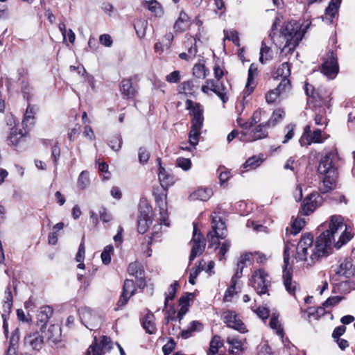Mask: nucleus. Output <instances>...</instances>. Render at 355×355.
<instances>
[{
  "instance_id": "obj_38",
  "label": "nucleus",
  "mask_w": 355,
  "mask_h": 355,
  "mask_svg": "<svg viewBox=\"0 0 355 355\" xmlns=\"http://www.w3.org/2000/svg\"><path fill=\"white\" fill-rule=\"evenodd\" d=\"M135 29L139 37L142 38L146 35V31L148 26L147 21L144 19H137L134 24Z\"/></svg>"
},
{
  "instance_id": "obj_11",
  "label": "nucleus",
  "mask_w": 355,
  "mask_h": 355,
  "mask_svg": "<svg viewBox=\"0 0 355 355\" xmlns=\"http://www.w3.org/2000/svg\"><path fill=\"white\" fill-rule=\"evenodd\" d=\"M193 225V233L191 242L193 243L191 254L189 256V261H192L197 257L200 255L205 249V243L202 240V235L198 233V228L196 223Z\"/></svg>"
},
{
  "instance_id": "obj_5",
  "label": "nucleus",
  "mask_w": 355,
  "mask_h": 355,
  "mask_svg": "<svg viewBox=\"0 0 355 355\" xmlns=\"http://www.w3.org/2000/svg\"><path fill=\"white\" fill-rule=\"evenodd\" d=\"M187 109L190 110L191 119V129L189 133V142L191 145L197 146L199 141L200 130L203 125V109L198 103L191 100L186 101Z\"/></svg>"
},
{
  "instance_id": "obj_7",
  "label": "nucleus",
  "mask_w": 355,
  "mask_h": 355,
  "mask_svg": "<svg viewBox=\"0 0 355 355\" xmlns=\"http://www.w3.org/2000/svg\"><path fill=\"white\" fill-rule=\"evenodd\" d=\"M328 137V135L322 133L319 128H316L312 132L311 125H307L304 129L303 134L300 139V143L302 146H309L312 143L322 144Z\"/></svg>"
},
{
  "instance_id": "obj_12",
  "label": "nucleus",
  "mask_w": 355,
  "mask_h": 355,
  "mask_svg": "<svg viewBox=\"0 0 355 355\" xmlns=\"http://www.w3.org/2000/svg\"><path fill=\"white\" fill-rule=\"evenodd\" d=\"M223 320L224 322L229 327L236 329L241 333L246 331L245 326L234 311L230 310L225 311L223 313Z\"/></svg>"
},
{
  "instance_id": "obj_40",
  "label": "nucleus",
  "mask_w": 355,
  "mask_h": 355,
  "mask_svg": "<svg viewBox=\"0 0 355 355\" xmlns=\"http://www.w3.org/2000/svg\"><path fill=\"white\" fill-rule=\"evenodd\" d=\"M210 91L214 92L220 98L223 103H225L228 101V97L227 96V89L223 85H219L218 83L216 87L210 88Z\"/></svg>"
},
{
  "instance_id": "obj_29",
  "label": "nucleus",
  "mask_w": 355,
  "mask_h": 355,
  "mask_svg": "<svg viewBox=\"0 0 355 355\" xmlns=\"http://www.w3.org/2000/svg\"><path fill=\"white\" fill-rule=\"evenodd\" d=\"M19 340V330L18 328H16L12 332V336L10 338V345L7 350L6 355H15L16 349L18 346V343Z\"/></svg>"
},
{
  "instance_id": "obj_59",
  "label": "nucleus",
  "mask_w": 355,
  "mask_h": 355,
  "mask_svg": "<svg viewBox=\"0 0 355 355\" xmlns=\"http://www.w3.org/2000/svg\"><path fill=\"white\" fill-rule=\"evenodd\" d=\"M343 299H344V297L342 296L330 297L322 304V305L324 308H327L329 306H334L337 305Z\"/></svg>"
},
{
  "instance_id": "obj_24",
  "label": "nucleus",
  "mask_w": 355,
  "mask_h": 355,
  "mask_svg": "<svg viewBox=\"0 0 355 355\" xmlns=\"http://www.w3.org/2000/svg\"><path fill=\"white\" fill-rule=\"evenodd\" d=\"M198 88V85L196 84L193 80H189L181 83L178 89L180 93L184 94L187 96H191L194 94Z\"/></svg>"
},
{
  "instance_id": "obj_55",
  "label": "nucleus",
  "mask_w": 355,
  "mask_h": 355,
  "mask_svg": "<svg viewBox=\"0 0 355 355\" xmlns=\"http://www.w3.org/2000/svg\"><path fill=\"white\" fill-rule=\"evenodd\" d=\"M177 166L182 168L184 171H189L191 167V162L190 159L184 157H178L176 159Z\"/></svg>"
},
{
  "instance_id": "obj_63",
  "label": "nucleus",
  "mask_w": 355,
  "mask_h": 355,
  "mask_svg": "<svg viewBox=\"0 0 355 355\" xmlns=\"http://www.w3.org/2000/svg\"><path fill=\"white\" fill-rule=\"evenodd\" d=\"M180 71H174L166 76V80L170 83H177L180 80Z\"/></svg>"
},
{
  "instance_id": "obj_1",
  "label": "nucleus",
  "mask_w": 355,
  "mask_h": 355,
  "mask_svg": "<svg viewBox=\"0 0 355 355\" xmlns=\"http://www.w3.org/2000/svg\"><path fill=\"white\" fill-rule=\"evenodd\" d=\"M354 235L348 230L341 216H332L329 229L318 236L313 244V236L306 233L301 236L296 248L295 259L312 266L331 253L332 246L340 249L348 243Z\"/></svg>"
},
{
  "instance_id": "obj_61",
  "label": "nucleus",
  "mask_w": 355,
  "mask_h": 355,
  "mask_svg": "<svg viewBox=\"0 0 355 355\" xmlns=\"http://www.w3.org/2000/svg\"><path fill=\"white\" fill-rule=\"evenodd\" d=\"M294 129L295 125L293 124H289L286 126L285 131L286 134L284 136V139L282 141L283 144H286L290 141L294 136Z\"/></svg>"
},
{
  "instance_id": "obj_49",
  "label": "nucleus",
  "mask_w": 355,
  "mask_h": 355,
  "mask_svg": "<svg viewBox=\"0 0 355 355\" xmlns=\"http://www.w3.org/2000/svg\"><path fill=\"white\" fill-rule=\"evenodd\" d=\"M270 326L272 329L276 331V334L278 336L283 337V329L281 327V324H279L277 318L275 315H272L271 316L270 320Z\"/></svg>"
},
{
  "instance_id": "obj_64",
  "label": "nucleus",
  "mask_w": 355,
  "mask_h": 355,
  "mask_svg": "<svg viewBox=\"0 0 355 355\" xmlns=\"http://www.w3.org/2000/svg\"><path fill=\"white\" fill-rule=\"evenodd\" d=\"M254 311L258 317L263 320H266L270 315L269 309L264 306H259Z\"/></svg>"
},
{
  "instance_id": "obj_10",
  "label": "nucleus",
  "mask_w": 355,
  "mask_h": 355,
  "mask_svg": "<svg viewBox=\"0 0 355 355\" xmlns=\"http://www.w3.org/2000/svg\"><path fill=\"white\" fill-rule=\"evenodd\" d=\"M266 123H261L251 131L243 132L239 136V140L244 142H252L267 137L268 132Z\"/></svg>"
},
{
  "instance_id": "obj_14",
  "label": "nucleus",
  "mask_w": 355,
  "mask_h": 355,
  "mask_svg": "<svg viewBox=\"0 0 355 355\" xmlns=\"http://www.w3.org/2000/svg\"><path fill=\"white\" fill-rule=\"evenodd\" d=\"M321 197L316 193L309 194L302 205V211L304 215H309L320 205Z\"/></svg>"
},
{
  "instance_id": "obj_41",
  "label": "nucleus",
  "mask_w": 355,
  "mask_h": 355,
  "mask_svg": "<svg viewBox=\"0 0 355 355\" xmlns=\"http://www.w3.org/2000/svg\"><path fill=\"white\" fill-rule=\"evenodd\" d=\"M220 337L218 336H214L211 342L207 355H215L218 353V349L222 346Z\"/></svg>"
},
{
  "instance_id": "obj_46",
  "label": "nucleus",
  "mask_w": 355,
  "mask_h": 355,
  "mask_svg": "<svg viewBox=\"0 0 355 355\" xmlns=\"http://www.w3.org/2000/svg\"><path fill=\"white\" fill-rule=\"evenodd\" d=\"M193 75L197 78H205L207 74L205 65L201 63L196 64L193 68Z\"/></svg>"
},
{
  "instance_id": "obj_50",
  "label": "nucleus",
  "mask_w": 355,
  "mask_h": 355,
  "mask_svg": "<svg viewBox=\"0 0 355 355\" xmlns=\"http://www.w3.org/2000/svg\"><path fill=\"white\" fill-rule=\"evenodd\" d=\"M220 237L217 236L213 232H209L207 234V239L209 242L208 248H214L215 250L218 249L220 245L219 239Z\"/></svg>"
},
{
  "instance_id": "obj_30",
  "label": "nucleus",
  "mask_w": 355,
  "mask_h": 355,
  "mask_svg": "<svg viewBox=\"0 0 355 355\" xmlns=\"http://www.w3.org/2000/svg\"><path fill=\"white\" fill-rule=\"evenodd\" d=\"M227 343L229 344V350L233 355H239L242 352V343L241 340L234 336H228Z\"/></svg>"
},
{
  "instance_id": "obj_60",
  "label": "nucleus",
  "mask_w": 355,
  "mask_h": 355,
  "mask_svg": "<svg viewBox=\"0 0 355 355\" xmlns=\"http://www.w3.org/2000/svg\"><path fill=\"white\" fill-rule=\"evenodd\" d=\"M261 113L260 110L255 111L253 113L250 121L245 122L244 125H245V127H249V129H250L254 124L257 123L261 120Z\"/></svg>"
},
{
  "instance_id": "obj_47",
  "label": "nucleus",
  "mask_w": 355,
  "mask_h": 355,
  "mask_svg": "<svg viewBox=\"0 0 355 355\" xmlns=\"http://www.w3.org/2000/svg\"><path fill=\"white\" fill-rule=\"evenodd\" d=\"M305 225V220L304 218H297L295 220L293 223L292 226L290 229V234L293 235L297 234L304 225Z\"/></svg>"
},
{
  "instance_id": "obj_15",
  "label": "nucleus",
  "mask_w": 355,
  "mask_h": 355,
  "mask_svg": "<svg viewBox=\"0 0 355 355\" xmlns=\"http://www.w3.org/2000/svg\"><path fill=\"white\" fill-rule=\"evenodd\" d=\"M291 89V83L289 80H281L277 88L269 91L266 95V101L268 103L275 102L279 96Z\"/></svg>"
},
{
  "instance_id": "obj_45",
  "label": "nucleus",
  "mask_w": 355,
  "mask_h": 355,
  "mask_svg": "<svg viewBox=\"0 0 355 355\" xmlns=\"http://www.w3.org/2000/svg\"><path fill=\"white\" fill-rule=\"evenodd\" d=\"M262 159L257 156H252L248 159L243 164V167L248 169H254L259 166L262 163Z\"/></svg>"
},
{
  "instance_id": "obj_6",
  "label": "nucleus",
  "mask_w": 355,
  "mask_h": 355,
  "mask_svg": "<svg viewBox=\"0 0 355 355\" xmlns=\"http://www.w3.org/2000/svg\"><path fill=\"white\" fill-rule=\"evenodd\" d=\"M250 284L259 295L267 293L268 288L271 285L269 275L263 270H255L252 275Z\"/></svg>"
},
{
  "instance_id": "obj_2",
  "label": "nucleus",
  "mask_w": 355,
  "mask_h": 355,
  "mask_svg": "<svg viewBox=\"0 0 355 355\" xmlns=\"http://www.w3.org/2000/svg\"><path fill=\"white\" fill-rule=\"evenodd\" d=\"M280 23L281 19L277 16L272 24L269 37L281 49V53L285 55L292 54L304 36L301 25L296 21H291L284 23L278 33L277 27Z\"/></svg>"
},
{
  "instance_id": "obj_23",
  "label": "nucleus",
  "mask_w": 355,
  "mask_h": 355,
  "mask_svg": "<svg viewBox=\"0 0 355 355\" xmlns=\"http://www.w3.org/2000/svg\"><path fill=\"white\" fill-rule=\"evenodd\" d=\"M189 17L188 15L184 12L181 11L178 19L175 21L173 28L175 32H184L189 27Z\"/></svg>"
},
{
  "instance_id": "obj_34",
  "label": "nucleus",
  "mask_w": 355,
  "mask_h": 355,
  "mask_svg": "<svg viewBox=\"0 0 355 355\" xmlns=\"http://www.w3.org/2000/svg\"><path fill=\"white\" fill-rule=\"evenodd\" d=\"M275 78H282L281 80H288V78L291 75V69L288 62L282 63L275 71Z\"/></svg>"
},
{
  "instance_id": "obj_58",
  "label": "nucleus",
  "mask_w": 355,
  "mask_h": 355,
  "mask_svg": "<svg viewBox=\"0 0 355 355\" xmlns=\"http://www.w3.org/2000/svg\"><path fill=\"white\" fill-rule=\"evenodd\" d=\"M236 283L234 281H231L230 287L226 290L224 295V301L231 302L232 297L236 293Z\"/></svg>"
},
{
  "instance_id": "obj_3",
  "label": "nucleus",
  "mask_w": 355,
  "mask_h": 355,
  "mask_svg": "<svg viewBox=\"0 0 355 355\" xmlns=\"http://www.w3.org/2000/svg\"><path fill=\"white\" fill-rule=\"evenodd\" d=\"M336 159V153L331 151L327 153L320 162L318 171L324 175L322 185L320 187L322 193L329 192L334 189L336 184L337 178V169L334 165Z\"/></svg>"
},
{
  "instance_id": "obj_36",
  "label": "nucleus",
  "mask_w": 355,
  "mask_h": 355,
  "mask_svg": "<svg viewBox=\"0 0 355 355\" xmlns=\"http://www.w3.org/2000/svg\"><path fill=\"white\" fill-rule=\"evenodd\" d=\"M90 184V180L89 177V173L87 171H83L78 176L77 185L78 187L84 190L89 187Z\"/></svg>"
},
{
  "instance_id": "obj_57",
  "label": "nucleus",
  "mask_w": 355,
  "mask_h": 355,
  "mask_svg": "<svg viewBox=\"0 0 355 355\" xmlns=\"http://www.w3.org/2000/svg\"><path fill=\"white\" fill-rule=\"evenodd\" d=\"M33 92V87L29 85L28 81H21V92L23 93L24 97L26 100H29L31 98V93Z\"/></svg>"
},
{
  "instance_id": "obj_35",
  "label": "nucleus",
  "mask_w": 355,
  "mask_h": 355,
  "mask_svg": "<svg viewBox=\"0 0 355 355\" xmlns=\"http://www.w3.org/2000/svg\"><path fill=\"white\" fill-rule=\"evenodd\" d=\"M272 58V50L266 46L264 41L261 43V47L260 49V62L263 64L266 61L271 60Z\"/></svg>"
},
{
  "instance_id": "obj_16",
  "label": "nucleus",
  "mask_w": 355,
  "mask_h": 355,
  "mask_svg": "<svg viewBox=\"0 0 355 355\" xmlns=\"http://www.w3.org/2000/svg\"><path fill=\"white\" fill-rule=\"evenodd\" d=\"M128 273L135 277L138 281V286L144 288L146 285L144 281V270L138 262L130 263L128 266Z\"/></svg>"
},
{
  "instance_id": "obj_51",
  "label": "nucleus",
  "mask_w": 355,
  "mask_h": 355,
  "mask_svg": "<svg viewBox=\"0 0 355 355\" xmlns=\"http://www.w3.org/2000/svg\"><path fill=\"white\" fill-rule=\"evenodd\" d=\"M22 137V133L18 132L17 129H12L8 137V141L10 145L15 146L19 140Z\"/></svg>"
},
{
  "instance_id": "obj_56",
  "label": "nucleus",
  "mask_w": 355,
  "mask_h": 355,
  "mask_svg": "<svg viewBox=\"0 0 355 355\" xmlns=\"http://www.w3.org/2000/svg\"><path fill=\"white\" fill-rule=\"evenodd\" d=\"M205 264H206V263L203 260H201L200 261V263H199L198 268H196V270H194L193 271H192L190 273V276H189V282L190 284H191L192 285L195 284V279H196V278L198 277V273L201 270H204V267H205Z\"/></svg>"
},
{
  "instance_id": "obj_54",
  "label": "nucleus",
  "mask_w": 355,
  "mask_h": 355,
  "mask_svg": "<svg viewBox=\"0 0 355 355\" xmlns=\"http://www.w3.org/2000/svg\"><path fill=\"white\" fill-rule=\"evenodd\" d=\"M225 37L228 40H231L233 43L239 46V33L236 31H224Z\"/></svg>"
},
{
  "instance_id": "obj_52",
  "label": "nucleus",
  "mask_w": 355,
  "mask_h": 355,
  "mask_svg": "<svg viewBox=\"0 0 355 355\" xmlns=\"http://www.w3.org/2000/svg\"><path fill=\"white\" fill-rule=\"evenodd\" d=\"M197 53V48L196 46V42L193 46L191 44V46L188 49V53H181L179 54V57L182 60H189L191 58H194Z\"/></svg>"
},
{
  "instance_id": "obj_44",
  "label": "nucleus",
  "mask_w": 355,
  "mask_h": 355,
  "mask_svg": "<svg viewBox=\"0 0 355 355\" xmlns=\"http://www.w3.org/2000/svg\"><path fill=\"white\" fill-rule=\"evenodd\" d=\"M5 299L3 304L4 312L9 313L12 306V295L10 286H8L5 291Z\"/></svg>"
},
{
  "instance_id": "obj_4",
  "label": "nucleus",
  "mask_w": 355,
  "mask_h": 355,
  "mask_svg": "<svg viewBox=\"0 0 355 355\" xmlns=\"http://www.w3.org/2000/svg\"><path fill=\"white\" fill-rule=\"evenodd\" d=\"M60 333V328L54 324L49 327L47 332L45 330L42 332L40 329V331L27 334L24 338V345L28 349L40 351L44 346V339L56 342Z\"/></svg>"
},
{
  "instance_id": "obj_53",
  "label": "nucleus",
  "mask_w": 355,
  "mask_h": 355,
  "mask_svg": "<svg viewBox=\"0 0 355 355\" xmlns=\"http://www.w3.org/2000/svg\"><path fill=\"white\" fill-rule=\"evenodd\" d=\"M135 291V282L132 279H125L124 282L122 293L128 295H132Z\"/></svg>"
},
{
  "instance_id": "obj_13",
  "label": "nucleus",
  "mask_w": 355,
  "mask_h": 355,
  "mask_svg": "<svg viewBox=\"0 0 355 355\" xmlns=\"http://www.w3.org/2000/svg\"><path fill=\"white\" fill-rule=\"evenodd\" d=\"M111 348L110 338L107 336H102L99 343H97L95 340V343L89 346L87 352V355H102Z\"/></svg>"
},
{
  "instance_id": "obj_8",
  "label": "nucleus",
  "mask_w": 355,
  "mask_h": 355,
  "mask_svg": "<svg viewBox=\"0 0 355 355\" xmlns=\"http://www.w3.org/2000/svg\"><path fill=\"white\" fill-rule=\"evenodd\" d=\"M81 322L89 330L96 328L101 322V317L87 307H82L78 310Z\"/></svg>"
},
{
  "instance_id": "obj_17",
  "label": "nucleus",
  "mask_w": 355,
  "mask_h": 355,
  "mask_svg": "<svg viewBox=\"0 0 355 355\" xmlns=\"http://www.w3.org/2000/svg\"><path fill=\"white\" fill-rule=\"evenodd\" d=\"M53 313V309L49 306L41 307L37 314V325L40 327L42 332L45 330L49 319L52 316Z\"/></svg>"
},
{
  "instance_id": "obj_42",
  "label": "nucleus",
  "mask_w": 355,
  "mask_h": 355,
  "mask_svg": "<svg viewBox=\"0 0 355 355\" xmlns=\"http://www.w3.org/2000/svg\"><path fill=\"white\" fill-rule=\"evenodd\" d=\"M123 144L122 137L120 134L113 135L109 140V146L114 151H119Z\"/></svg>"
},
{
  "instance_id": "obj_19",
  "label": "nucleus",
  "mask_w": 355,
  "mask_h": 355,
  "mask_svg": "<svg viewBox=\"0 0 355 355\" xmlns=\"http://www.w3.org/2000/svg\"><path fill=\"white\" fill-rule=\"evenodd\" d=\"M211 232L220 237V239L226 237L227 233L226 225L220 216H212V230Z\"/></svg>"
},
{
  "instance_id": "obj_20",
  "label": "nucleus",
  "mask_w": 355,
  "mask_h": 355,
  "mask_svg": "<svg viewBox=\"0 0 355 355\" xmlns=\"http://www.w3.org/2000/svg\"><path fill=\"white\" fill-rule=\"evenodd\" d=\"M157 161L159 164H161V159L159 158L157 159ZM158 176L162 187L165 189L173 185L175 182V177L167 172L161 165H159Z\"/></svg>"
},
{
  "instance_id": "obj_27",
  "label": "nucleus",
  "mask_w": 355,
  "mask_h": 355,
  "mask_svg": "<svg viewBox=\"0 0 355 355\" xmlns=\"http://www.w3.org/2000/svg\"><path fill=\"white\" fill-rule=\"evenodd\" d=\"M120 91L128 98H133L137 92L135 88L132 86L131 80L129 79L121 81Z\"/></svg>"
},
{
  "instance_id": "obj_21",
  "label": "nucleus",
  "mask_w": 355,
  "mask_h": 355,
  "mask_svg": "<svg viewBox=\"0 0 355 355\" xmlns=\"http://www.w3.org/2000/svg\"><path fill=\"white\" fill-rule=\"evenodd\" d=\"M354 269L351 259H345L337 267L335 272L339 276L350 277L354 275Z\"/></svg>"
},
{
  "instance_id": "obj_43",
  "label": "nucleus",
  "mask_w": 355,
  "mask_h": 355,
  "mask_svg": "<svg viewBox=\"0 0 355 355\" xmlns=\"http://www.w3.org/2000/svg\"><path fill=\"white\" fill-rule=\"evenodd\" d=\"M179 286V284L177 281L170 285L168 289V292L166 293L164 308H166L168 301L173 300L175 297L178 288Z\"/></svg>"
},
{
  "instance_id": "obj_33",
  "label": "nucleus",
  "mask_w": 355,
  "mask_h": 355,
  "mask_svg": "<svg viewBox=\"0 0 355 355\" xmlns=\"http://www.w3.org/2000/svg\"><path fill=\"white\" fill-rule=\"evenodd\" d=\"M285 116V112L282 109L275 110L271 117L266 122V125L268 127H273L276 125L278 123H279Z\"/></svg>"
},
{
  "instance_id": "obj_37",
  "label": "nucleus",
  "mask_w": 355,
  "mask_h": 355,
  "mask_svg": "<svg viewBox=\"0 0 355 355\" xmlns=\"http://www.w3.org/2000/svg\"><path fill=\"white\" fill-rule=\"evenodd\" d=\"M137 222H138L137 230L140 234H144L147 231L150 224H151V221L147 215L139 216L138 217Z\"/></svg>"
},
{
  "instance_id": "obj_39",
  "label": "nucleus",
  "mask_w": 355,
  "mask_h": 355,
  "mask_svg": "<svg viewBox=\"0 0 355 355\" xmlns=\"http://www.w3.org/2000/svg\"><path fill=\"white\" fill-rule=\"evenodd\" d=\"M252 253L247 252L241 255L237 263V270H243L244 268L252 263Z\"/></svg>"
},
{
  "instance_id": "obj_26",
  "label": "nucleus",
  "mask_w": 355,
  "mask_h": 355,
  "mask_svg": "<svg viewBox=\"0 0 355 355\" xmlns=\"http://www.w3.org/2000/svg\"><path fill=\"white\" fill-rule=\"evenodd\" d=\"M155 316L153 313L148 312L142 321V326L146 332L149 334H155L157 329L154 322Z\"/></svg>"
},
{
  "instance_id": "obj_9",
  "label": "nucleus",
  "mask_w": 355,
  "mask_h": 355,
  "mask_svg": "<svg viewBox=\"0 0 355 355\" xmlns=\"http://www.w3.org/2000/svg\"><path fill=\"white\" fill-rule=\"evenodd\" d=\"M322 73L329 79H334L338 73L337 58L333 51L327 54V58L321 67Z\"/></svg>"
},
{
  "instance_id": "obj_22",
  "label": "nucleus",
  "mask_w": 355,
  "mask_h": 355,
  "mask_svg": "<svg viewBox=\"0 0 355 355\" xmlns=\"http://www.w3.org/2000/svg\"><path fill=\"white\" fill-rule=\"evenodd\" d=\"M341 1L342 0H331L328 7L325 9L324 15L322 17L323 21H326L328 24L332 22L333 18L338 10Z\"/></svg>"
},
{
  "instance_id": "obj_25",
  "label": "nucleus",
  "mask_w": 355,
  "mask_h": 355,
  "mask_svg": "<svg viewBox=\"0 0 355 355\" xmlns=\"http://www.w3.org/2000/svg\"><path fill=\"white\" fill-rule=\"evenodd\" d=\"M37 109L34 105L28 104L24 114V117L22 121L24 128H28L35 123V114H36Z\"/></svg>"
},
{
  "instance_id": "obj_48",
  "label": "nucleus",
  "mask_w": 355,
  "mask_h": 355,
  "mask_svg": "<svg viewBox=\"0 0 355 355\" xmlns=\"http://www.w3.org/2000/svg\"><path fill=\"white\" fill-rule=\"evenodd\" d=\"M114 248L112 245H107L105 247L103 252L101 253V259L104 264L108 265L111 262V254L112 253Z\"/></svg>"
},
{
  "instance_id": "obj_31",
  "label": "nucleus",
  "mask_w": 355,
  "mask_h": 355,
  "mask_svg": "<svg viewBox=\"0 0 355 355\" xmlns=\"http://www.w3.org/2000/svg\"><path fill=\"white\" fill-rule=\"evenodd\" d=\"M142 5L155 16H160L162 13L160 4L156 0L144 1Z\"/></svg>"
},
{
  "instance_id": "obj_62",
  "label": "nucleus",
  "mask_w": 355,
  "mask_h": 355,
  "mask_svg": "<svg viewBox=\"0 0 355 355\" xmlns=\"http://www.w3.org/2000/svg\"><path fill=\"white\" fill-rule=\"evenodd\" d=\"M176 345L175 342L173 338H170L168 341L163 346L162 351L164 355H168L175 349Z\"/></svg>"
},
{
  "instance_id": "obj_28",
  "label": "nucleus",
  "mask_w": 355,
  "mask_h": 355,
  "mask_svg": "<svg viewBox=\"0 0 355 355\" xmlns=\"http://www.w3.org/2000/svg\"><path fill=\"white\" fill-rule=\"evenodd\" d=\"M212 190L209 188H199L193 192L190 197L192 200L206 201L212 196Z\"/></svg>"
},
{
  "instance_id": "obj_18",
  "label": "nucleus",
  "mask_w": 355,
  "mask_h": 355,
  "mask_svg": "<svg viewBox=\"0 0 355 355\" xmlns=\"http://www.w3.org/2000/svg\"><path fill=\"white\" fill-rule=\"evenodd\" d=\"M282 280L286 291L290 295L294 296L298 288V284L295 281L293 280L292 272L290 270L283 269Z\"/></svg>"
},
{
  "instance_id": "obj_32",
  "label": "nucleus",
  "mask_w": 355,
  "mask_h": 355,
  "mask_svg": "<svg viewBox=\"0 0 355 355\" xmlns=\"http://www.w3.org/2000/svg\"><path fill=\"white\" fill-rule=\"evenodd\" d=\"M257 74H258L257 68L256 67V66L254 64H252L250 66V68L248 69V80H247V83H246V87L250 92H252L254 88V86H255L254 78L257 76Z\"/></svg>"
}]
</instances>
